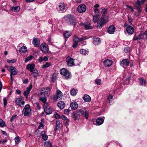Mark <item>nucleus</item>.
Here are the masks:
<instances>
[{"mask_svg": "<svg viewBox=\"0 0 147 147\" xmlns=\"http://www.w3.org/2000/svg\"><path fill=\"white\" fill-rule=\"evenodd\" d=\"M50 91L51 88L49 87L42 88L38 93L39 100L44 103H45L47 101V97L49 96Z\"/></svg>", "mask_w": 147, "mask_h": 147, "instance_id": "f257e3e1", "label": "nucleus"}, {"mask_svg": "<svg viewBox=\"0 0 147 147\" xmlns=\"http://www.w3.org/2000/svg\"><path fill=\"white\" fill-rule=\"evenodd\" d=\"M64 18L65 22L69 26H75L77 23V20L75 16L71 14L65 16Z\"/></svg>", "mask_w": 147, "mask_h": 147, "instance_id": "f03ea898", "label": "nucleus"}, {"mask_svg": "<svg viewBox=\"0 0 147 147\" xmlns=\"http://www.w3.org/2000/svg\"><path fill=\"white\" fill-rule=\"evenodd\" d=\"M145 1L147 2V0H141L140 3L139 0H137L136 2V6L137 10V13H135V15L138 17L140 16L142 11L141 4L143 5Z\"/></svg>", "mask_w": 147, "mask_h": 147, "instance_id": "7ed1b4c3", "label": "nucleus"}, {"mask_svg": "<svg viewBox=\"0 0 147 147\" xmlns=\"http://www.w3.org/2000/svg\"><path fill=\"white\" fill-rule=\"evenodd\" d=\"M86 39V36H82L81 38H79L76 36H74L73 38V44L72 47L74 48H76L77 46L78 42L82 41Z\"/></svg>", "mask_w": 147, "mask_h": 147, "instance_id": "20e7f679", "label": "nucleus"}, {"mask_svg": "<svg viewBox=\"0 0 147 147\" xmlns=\"http://www.w3.org/2000/svg\"><path fill=\"white\" fill-rule=\"evenodd\" d=\"M22 115H24V116H27L31 115V111L30 108V106L29 105H26L24 107L22 112Z\"/></svg>", "mask_w": 147, "mask_h": 147, "instance_id": "39448f33", "label": "nucleus"}, {"mask_svg": "<svg viewBox=\"0 0 147 147\" xmlns=\"http://www.w3.org/2000/svg\"><path fill=\"white\" fill-rule=\"evenodd\" d=\"M60 73L62 75L64 76L66 79H68L71 77L70 73L65 68H63L60 70Z\"/></svg>", "mask_w": 147, "mask_h": 147, "instance_id": "423d86ee", "label": "nucleus"}, {"mask_svg": "<svg viewBox=\"0 0 147 147\" xmlns=\"http://www.w3.org/2000/svg\"><path fill=\"white\" fill-rule=\"evenodd\" d=\"M76 112V114L79 117L82 115L87 119H88V112L86 111H84L82 109H79L77 110Z\"/></svg>", "mask_w": 147, "mask_h": 147, "instance_id": "0eeeda50", "label": "nucleus"}, {"mask_svg": "<svg viewBox=\"0 0 147 147\" xmlns=\"http://www.w3.org/2000/svg\"><path fill=\"white\" fill-rule=\"evenodd\" d=\"M7 69L10 72L11 80V82H12L13 79L12 75H16L18 73V71L15 67L12 66L8 67Z\"/></svg>", "mask_w": 147, "mask_h": 147, "instance_id": "6e6552de", "label": "nucleus"}, {"mask_svg": "<svg viewBox=\"0 0 147 147\" xmlns=\"http://www.w3.org/2000/svg\"><path fill=\"white\" fill-rule=\"evenodd\" d=\"M63 96V93L59 90H57L56 92V95H53L51 98L52 99L55 100H60Z\"/></svg>", "mask_w": 147, "mask_h": 147, "instance_id": "1a4fd4ad", "label": "nucleus"}, {"mask_svg": "<svg viewBox=\"0 0 147 147\" xmlns=\"http://www.w3.org/2000/svg\"><path fill=\"white\" fill-rule=\"evenodd\" d=\"M108 21V18L105 19L104 17H102L100 19V22L97 23V27L99 28H101L102 26L107 22Z\"/></svg>", "mask_w": 147, "mask_h": 147, "instance_id": "9d476101", "label": "nucleus"}, {"mask_svg": "<svg viewBox=\"0 0 147 147\" xmlns=\"http://www.w3.org/2000/svg\"><path fill=\"white\" fill-rule=\"evenodd\" d=\"M15 102L17 105L20 107L24 105L25 103L24 100L22 96L16 98L15 100Z\"/></svg>", "mask_w": 147, "mask_h": 147, "instance_id": "9b49d317", "label": "nucleus"}, {"mask_svg": "<svg viewBox=\"0 0 147 147\" xmlns=\"http://www.w3.org/2000/svg\"><path fill=\"white\" fill-rule=\"evenodd\" d=\"M67 66L68 67H72L75 65L74 59L70 56H68L66 58Z\"/></svg>", "mask_w": 147, "mask_h": 147, "instance_id": "f8f14e48", "label": "nucleus"}, {"mask_svg": "<svg viewBox=\"0 0 147 147\" xmlns=\"http://www.w3.org/2000/svg\"><path fill=\"white\" fill-rule=\"evenodd\" d=\"M41 51L44 53H47L49 50V49L47 45L45 43H42L40 46Z\"/></svg>", "mask_w": 147, "mask_h": 147, "instance_id": "ddd939ff", "label": "nucleus"}, {"mask_svg": "<svg viewBox=\"0 0 147 147\" xmlns=\"http://www.w3.org/2000/svg\"><path fill=\"white\" fill-rule=\"evenodd\" d=\"M86 8V6L85 5L81 4L78 7L77 10L78 12L83 13L85 12Z\"/></svg>", "mask_w": 147, "mask_h": 147, "instance_id": "4468645a", "label": "nucleus"}, {"mask_svg": "<svg viewBox=\"0 0 147 147\" xmlns=\"http://www.w3.org/2000/svg\"><path fill=\"white\" fill-rule=\"evenodd\" d=\"M129 64V61L128 59H123L120 62V65L124 68L128 66Z\"/></svg>", "mask_w": 147, "mask_h": 147, "instance_id": "2eb2a0df", "label": "nucleus"}, {"mask_svg": "<svg viewBox=\"0 0 147 147\" xmlns=\"http://www.w3.org/2000/svg\"><path fill=\"white\" fill-rule=\"evenodd\" d=\"M59 9L61 11H65L67 9L65 4L63 2L60 3L59 5Z\"/></svg>", "mask_w": 147, "mask_h": 147, "instance_id": "dca6fc26", "label": "nucleus"}, {"mask_svg": "<svg viewBox=\"0 0 147 147\" xmlns=\"http://www.w3.org/2000/svg\"><path fill=\"white\" fill-rule=\"evenodd\" d=\"M35 68V65L33 63L31 64H28L27 65L26 69L29 70H30L31 72H33Z\"/></svg>", "mask_w": 147, "mask_h": 147, "instance_id": "f3484780", "label": "nucleus"}, {"mask_svg": "<svg viewBox=\"0 0 147 147\" xmlns=\"http://www.w3.org/2000/svg\"><path fill=\"white\" fill-rule=\"evenodd\" d=\"M115 28L114 26H110L108 29L107 32L110 34H113L115 31Z\"/></svg>", "mask_w": 147, "mask_h": 147, "instance_id": "a211bd4d", "label": "nucleus"}, {"mask_svg": "<svg viewBox=\"0 0 147 147\" xmlns=\"http://www.w3.org/2000/svg\"><path fill=\"white\" fill-rule=\"evenodd\" d=\"M40 43V40L37 38H34L33 39L32 43L35 47H38Z\"/></svg>", "mask_w": 147, "mask_h": 147, "instance_id": "6ab92c4d", "label": "nucleus"}, {"mask_svg": "<svg viewBox=\"0 0 147 147\" xmlns=\"http://www.w3.org/2000/svg\"><path fill=\"white\" fill-rule=\"evenodd\" d=\"M113 62L111 60L106 59L103 62L104 65L107 67H110L112 64Z\"/></svg>", "mask_w": 147, "mask_h": 147, "instance_id": "aec40b11", "label": "nucleus"}, {"mask_svg": "<svg viewBox=\"0 0 147 147\" xmlns=\"http://www.w3.org/2000/svg\"><path fill=\"white\" fill-rule=\"evenodd\" d=\"M58 107L60 109H63L65 107V102L62 101H59L57 103Z\"/></svg>", "mask_w": 147, "mask_h": 147, "instance_id": "412c9836", "label": "nucleus"}, {"mask_svg": "<svg viewBox=\"0 0 147 147\" xmlns=\"http://www.w3.org/2000/svg\"><path fill=\"white\" fill-rule=\"evenodd\" d=\"M104 119L101 117H99L96 120V124L100 125L102 124L104 122Z\"/></svg>", "mask_w": 147, "mask_h": 147, "instance_id": "4be33fe9", "label": "nucleus"}, {"mask_svg": "<svg viewBox=\"0 0 147 147\" xmlns=\"http://www.w3.org/2000/svg\"><path fill=\"white\" fill-rule=\"evenodd\" d=\"M86 30L91 29H92L93 27L91 26V23L90 22H88L86 24H82Z\"/></svg>", "mask_w": 147, "mask_h": 147, "instance_id": "5701e85b", "label": "nucleus"}, {"mask_svg": "<svg viewBox=\"0 0 147 147\" xmlns=\"http://www.w3.org/2000/svg\"><path fill=\"white\" fill-rule=\"evenodd\" d=\"M126 31L127 33L130 35L132 34L134 32V30L133 28L130 26H129L127 28Z\"/></svg>", "mask_w": 147, "mask_h": 147, "instance_id": "b1692460", "label": "nucleus"}, {"mask_svg": "<svg viewBox=\"0 0 147 147\" xmlns=\"http://www.w3.org/2000/svg\"><path fill=\"white\" fill-rule=\"evenodd\" d=\"M61 124V122L59 120L56 121V125L54 128V131H56L60 127V125Z\"/></svg>", "mask_w": 147, "mask_h": 147, "instance_id": "393cba45", "label": "nucleus"}, {"mask_svg": "<svg viewBox=\"0 0 147 147\" xmlns=\"http://www.w3.org/2000/svg\"><path fill=\"white\" fill-rule=\"evenodd\" d=\"M144 34L142 32H141L136 37H134L133 38V40L136 41L138 40H140L142 38V37L143 36Z\"/></svg>", "mask_w": 147, "mask_h": 147, "instance_id": "a878e982", "label": "nucleus"}, {"mask_svg": "<svg viewBox=\"0 0 147 147\" xmlns=\"http://www.w3.org/2000/svg\"><path fill=\"white\" fill-rule=\"evenodd\" d=\"M70 105L71 109L73 110L76 109L78 107V104L76 102H71Z\"/></svg>", "mask_w": 147, "mask_h": 147, "instance_id": "bb28decb", "label": "nucleus"}, {"mask_svg": "<svg viewBox=\"0 0 147 147\" xmlns=\"http://www.w3.org/2000/svg\"><path fill=\"white\" fill-rule=\"evenodd\" d=\"M139 84L140 86H145L146 84V81L145 79L140 78L139 79Z\"/></svg>", "mask_w": 147, "mask_h": 147, "instance_id": "cd10ccee", "label": "nucleus"}, {"mask_svg": "<svg viewBox=\"0 0 147 147\" xmlns=\"http://www.w3.org/2000/svg\"><path fill=\"white\" fill-rule=\"evenodd\" d=\"M83 99L86 102H89L90 101L91 98L89 95L85 94L83 97Z\"/></svg>", "mask_w": 147, "mask_h": 147, "instance_id": "c85d7f7f", "label": "nucleus"}, {"mask_svg": "<svg viewBox=\"0 0 147 147\" xmlns=\"http://www.w3.org/2000/svg\"><path fill=\"white\" fill-rule=\"evenodd\" d=\"M93 39L94 40L93 43L95 45H97L100 43V39L99 38H93Z\"/></svg>", "mask_w": 147, "mask_h": 147, "instance_id": "c756f323", "label": "nucleus"}, {"mask_svg": "<svg viewBox=\"0 0 147 147\" xmlns=\"http://www.w3.org/2000/svg\"><path fill=\"white\" fill-rule=\"evenodd\" d=\"M44 109L45 112L47 114L49 115L52 113V109L48 107H46L45 109L44 108Z\"/></svg>", "mask_w": 147, "mask_h": 147, "instance_id": "7c9ffc66", "label": "nucleus"}, {"mask_svg": "<svg viewBox=\"0 0 147 147\" xmlns=\"http://www.w3.org/2000/svg\"><path fill=\"white\" fill-rule=\"evenodd\" d=\"M27 50V47L25 46H23L21 47L19 49V52L20 53H25Z\"/></svg>", "mask_w": 147, "mask_h": 147, "instance_id": "2f4dec72", "label": "nucleus"}, {"mask_svg": "<svg viewBox=\"0 0 147 147\" xmlns=\"http://www.w3.org/2000/svg\"><path fill=\"white\" fill-rule=\"evenodd\" d=\"M64 37L66 38H69L71 35V32L70 31H66L63 34Z\"/></svg>", "mask_w": 147, "mask_h": 147, "instance_id": "473e14b6", "label": "nucleus"}, {"mask_svg": "<svg viewBox=\"0 0 147 147\" xmlns=\"http://www.w3.org/2000/svg\"><path fill=\"white\" fill-rule=\"evenodd\" d=\"M20 9V7L18 6L16 7H12L11 8V11L15 12H17L19 11Z\"/></svg>", "mask_w": 147, "mask_h": 147, "instance_id": "72a5a7b5", "label": "nucleus"}, {"mask_svg": "<svg viewBox=\"0 0 147 147\" xmlns=\"http://www.w3.org/2000/svg\"><path fill=\"white\" fill-rule=\"evenodd\" d=\"M101 9L102 10L101 13L102 14V17H103L105 19H106L107 18H105V16L107 13V9L103 7L101 8Z\"/></svg>", "mask_w": 147, "mask_h": 147, "instance_id": "f704fd0d", "label": "nucleus"}, {"mask_svg": "<svg viewBox=\"0 0 147 147\" xmlns=\"http://www.w3.org/2000/svg\"><path fill=\"white\" fill-rule=\"evenodd\" d=\"M44 145L45 146L48 147H52V144L49 141H47L45 142L44 143Z\"/></svg>", "mask_w": 147, "mask_h": 147, "instance_id": "c9c22d12", "label": "nucleus"}, {"mask_svg": "<svg viewBox=\"0 0 147 147\" xmlns=\"http://www.w3.org/2000/svg\"><path fill=\"white\" fill-rule=\"evenodd\" d=\"M31 75L33 76L34 78L37 77L38 76V72L37 70L35 69L33 71V72H32Z\"/></svg>", "mask_w": 147, "mask_h": 147, "instance_id": "e433bc0d", "label": "nucleus"}, {"mask_svg": "<svg viewBox=\"0 0 147 147\" xmlns=\"http://www.w3.org/2000/svg\"><path fill=\"white\" fill-rule=\"evenodd\" d=\"M78 90L74 89H72L70 91L71 94L73 96H75L77 93Z\"/></svg>", "mask_w": 147, "mask_h": 147, "instance_id": "4c0bfd02", "label": "nucleus"}, {"mask_svg": "<svg viewBox=\"0 0 147 147\" xmlns=\"http://www.w3.org/2000/svg\"><path fill=\"white\" fill-rule=\"evenodd\" d=\"M80 53L84 55H86L88 53V51L86 49H82L80 50Z\"/></svg>", "mask_w": 147, "mask_h": 147, "instance_id": "58836bf2", "label": "nucleus"}, {"mask_svg": "<svg viewBox=\"0 0 147 147\" xmlns=\"http://www.w3.org/2000/svg\"><path fill=\"white\" fill-rule=\"evenodd\" d=\"M6 125L5 122L2 119H0V126L1 127H3Z\"/></svg>", "mask_w": 147, "mask_h": 147, "instance_id": "ea45409f", "label": "nucleus"}, {"mask_svg": "<svg viewBox=\"0 0 147 147\" xmlns=\"http://www.w3.org/2000/svg\"><path fill=\"white\" fill-rule=\"evenodd\" d=\"M99 16H93V21L95 22H97L98 20Z\"/></svg>", "mask_w": 147, "mask_h": 147, "instance_id": "a19ab883", "label": "nucleus"}, {"mask_svg": "<svg viewBox=\"0 0 147 147\" xmlns=\"http://www.w3.org/2000/svg\"><path fill=\"white\" fill-rule=\"evenodd\" d=\"M33 57L32 55H30V56L27 57L25 59V62L26 63L28 61L32 60V59Z\"/></svg>", "mask_w": 147, "mask_h": 147, "instance_id": "79ce46f5", "label": "nucleus"}, {"mask_svg": "<svg viewBox=\"0 0 147 147\" xmlns=\"http://www.w3.org/2000/svg\"><path fill=\"white\" fill-rule=\"evenodd\" d=\"M14 140L16 144L19 143L20 141V137L18 136L16 137L14 139Z\"/></svg>", "mask_w": 147, "mask_h": 147, "instance_id": "37998d69", "label": "nucleus"}, {"mask_svg": "<svg viewBox=\"0 0 147 147\" xmlns=\"http://www.w3.org/2000/svg\"><path fill=\"white\" fill-rule=\"evenodd\" d=\"M51 65V63H49L47 62L45 64L43 65V67H48Z\"/></svg>", "mask_w": 147, "mask_h": 147, "instance_id": "c03bdc74", "label": "nucleus"}, {"mask_svg": "<svg viewBox=\"0 0 147 147\" xmlns=\"http://www.w3.org/2000/svg\"><path fill=\"white\" fill-rule=\"evenodd\" d=\"M65 125L67 126L69 125V120L68 119L66 120L65 121Z\"/></svg>", "mask_w": 147, "mask_h": 147, "instance_id": "a18cd8bd", "label": "nucleus"}, {"mask_svg": "<svg viewBox=\"0 0 147 147\" xmlns=\"http://www.w3.org/2000/svg\"><path fill=\"white\" fill-rule=\"evenodd\" d=\"M32 84H30L28 87H27L26 88V90L29 91V92H30V91L32 89Z\"/></svg>", "mask_w": 147, "mask_h": 147, "instance_id": "49530a36", "label": "nucleus"}, {"mask_svg": "<svg viewBox=\"0 0 147 147\" xmlns=\"http://www.w3.org/2000/svg\"><path fill=\"white\" fill-rule=\"evenodd\" d=\"M113 96L111 95H110L108 97V99L109 100V103H110L111 102L112 100Z\"/></svg>", "mask_w": 147, "mask_h": 147, "instance_id": "de8ad7c7", "label": "nucleus"}, {"mask_svg": "<svg viewBox=\"0 0 147 147\" xmlns=\"http://www.w3.org/2000/svg\"><path fill=\"white\" fill-rule=\"evenodd\" d=\"M42 139L45 141L47 140L48 139V136L45 134L42 136Z\"/></svg>", "mask_w": 147, "mask_h": 147, "instance_id": "09e8293b", "label": "nucleus"}, {"mask_svg": "<svg viewBox=\"0 0 147 147\" xmlns=\"http://www.w3.org/2000/svg\"><path fill=\"white\" fill-rule=\"evenodd\" d=\"M7 61L8 63H15L16 62V60L15 59H13L11 60H7Z\"/></svg>", "mask_w": 147, "mask_h": 147, "instance_id": "8fccbe9b", "label": "nucleus"}, {"mask_svg": "<svg viewBox=\"0 0 147 147\" xmlns=\"http://www.w3.org/2000/svg\"><path fill=\"white\" fill-rule=\"evenodd\" d=\"M95 82L96 84L100 85L101 83V80L100 79H97L95 80Z\"/></svg>", "mask_w": 147, "mask_h": 147, "instance_id": "3c124183", "label": "nucleus"}, {"mask_svg": "<svg viewBox=\"0 0 147 147\" xmlns=\"http://www.w3.org/2000/svg\"><path fill=\"white\" fill-rule=\"evenodd\" d=\"M70 110L69 109H65L64 110V113L65 114H69Z\"/></svg>", "mask_w": 147, "mask_h": 147, "instance_id": "603ef678", "label": "nucleus"}, {"mask_svg": "<svg viewBox=\"0 0 147 147\" xmlns=\"http://www.w3.org/2000/svg\"><path fill=\"white\" fill-rule=\"evenodd\" d=\"M16 115H13L12 117L11 118L10 121L12 122L14 119L16 118Z\"/></svg>", "mask_w": 147, "mask_h": 147, "instance_id": "864d4df0", "label": "nucleus"}, {"mask_svg": "<svg viewBox=\"0 0 147 147\" xmlns=\"http://www.w3.org/2000/svg\"><path fill=\"white\" fill-rule=\"evenodd\" d=\"M3 100L4 106L5 107L7 103V100L6 98H4L3 99Z\"/></svg>", "mask_w": 147, "mask_h": 147, "instance_id": "5fc2aeb1", "label": "nucleus"}, {"mask_svg": "<svg viewBox=\"0 0 147 147\" xmlns=\"http://www.w3.org/2000/svg\"><path fill=\"white\" fill-rule=\"evenodd\" d=\"M44 125L43 123H40L39 125L38 126V129H42L43 128Z\"/></svg>", "mask_w": 147, "mask_h": 147, "instance_id": "6e6d98bb", "label": "nucleus"}, {"mask_svg": "<svg viewBox=\"0 0 147 147\" xmlns=\"http://www.w3.org/2000/svg\"><path fill=\"white\" fill-rule=\"evenodd\" d=\"M30 92L28 90H26L24 92L23 94L24 96L28 95Z\"/></svg>", "mask_w": 147, "mask_h": 147, "instance_id": "4d7b16f0", "label": "nucleus"}, {"mask_svg": "<svg viewBox=\"0 0 147 147\" xmlns=\"http://www.w3.org/2000/svg\"><path fill=\"white\" fill-rule=\"evenodd\" d=\"M55 118L58 119L60 117V115L57 113H56V114H55Z\"/></svg>", "mask_w": 147, "mask_h": 147, "instance_id": "13d9d810", "label": "nucleus"}, {"mask_svg": "<svg viewBox=\"0 0 147 147\" xmlns=\"http://www.w3.org/2000/svg\"><path fill=\"white\" fill-rule=\"evenodd\" d=\"M61 118L63 120H64V121H65L67 119H68L64 115H62L61 116Z\"/></svg>", "mask_w": 147, "mask_h": 147, "instance_id": "bf43d9fd", "label": "nucleus"}, {"mask_svg": "<svg viewBox=\"0 0 147 147\" xmlns=\"http://www.w3.org/2000/svg\"><path fill=\"white\" fill-rule=\"evenodd\" d=\"M28 82V79H26L23 81V82L24 84H27Z\"/></svg>", "mask_w": 147, "mask_h": 147, "instance_id": "052dcab7", "label": "nucleus"}, {"mask_svg": "<svg viewBox=\"0 0 147 147\" xmlns=\"http://www.w3.org/2000/svg\"><path fill=\"white\" fill-rule=\"evenodd\" d=\"M126 6L129 9H130L132 12L133 11L134 9L131 6L127 5Z\"/></svg>", "mask_w": 147, "mask_h": 147, "instance_id": "680f3d73", "label": "nucleus"}, {"mask_svg": "<svg viewBox=\"0 0 147 147\" xmlns=\"http://www.w3.org/2000/svg\"><path fill=\"white\" fill-rule=\"evenodd\" d=\"M45 134L46 132L45 131H42L40 133V135L42 136H44V135H45Z\"/></svg>", "mask_w": 147, "mask_h": 147, "instance_id": "e2e57ef3", "label": "nucleus"}, {"mask_svg": "<svg viewBox=\"0 0 147 147\" xmlns=\"http://www.w3.org/2000/svg\"><path fill=\"white\" fill-rule=\"evenodd\" d=\"M94 12L95 13L98 14L99 13L98 9H97L96 8L94 9Z\"/></svg>", "mask_w": 147, "mask_h": 147, "instance_id": "0e129e2a", "label": "nucleus"}, {"mask_svg": "<svg viewBox=\"0 0 147 147\" xmlns=\"http://www.w3.org/2000/svg\"><path fill=\"white\" fill-rule=\"evenodd\" d=\"M43 60V58L41 57H40L38 59V61L40 62H41Z\"/></svg>", "mask_w": 147, "mask_h": 147, "instance_id": "69168bd1", "label": "nucleus"}, {"mask_svg": "<svg viewBox=\"0 0 147 147\" xmlns=\"http://www.w3.org/2000/svg\"><path fill=\"white\" fill-rule=\"evenodd\" d=\"M144 34L146 36V41L147 42V30L145 31L144 32Z\"/></svg>", "mask_w": 147, "mask_h": 147, "instance_id": "338daca9", "label": "nucleus"}, {"mask_svg": "<svg viewBox=\"0 0 147 147\" xmlns=\"http://www.w3.org/2000/svg\"><path fill=\"white\" fill-rule=\"evenodd\" d=\"M16 93L18 94H20L21 93V91H20V90H18V89H17L16 90Z\"/></svg>", "mask_w": 147, "mask_h": 147, "instance_id": "774afa93", "label": "nucleus"}]
</instances>
